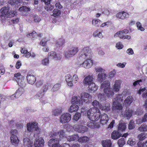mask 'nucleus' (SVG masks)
I'll list each match as a JSON object with an SVG mask.
<instances>
[{
  "label": "nucleus",
  "instance_id": "obj_29",
  "mask_svg": "<svg viewBox=\"0 0 147 147\" xmlns=\"http://www.w3.org/2000/svg\"><path fill=\"white\" fill-rule=\"evenodd\" d=\"M78 138L79 136L78 135L75 134L71 136H67V139L68 141L71 142V141H75L78 139Z\"/></svg>",
  "mask_w": 147,
  "mask_h": 147
},
{
  "label": "nucleus",
  "instance_id": "obj_18",
  "mask_svg": "<svg viewBox=\"0 0 147 147\" xmlns=\"http://www.w3.org/2000/svg\"><path fill=\"white\" fill-rule=\"evenodd\" d=\"M93 75H89L85 78L83 83L85 85H89L93 82Z\"/></svg>",
  "mask_w": 147,
  "mask_h": 147
},
{
  "label": "nucleus",
  "instance_id": "obj_62",
  "mask_svg": "<svg viewBox=\"0 0 147 147\" xmlns=\"http://www.w3.org/2000/svg\"><path fill=\"white\" fill-rule=\"evenodd\" d=\"M116 46L118 49H121L123 47V45L121 42L117 43L116 44Z\"/></svg>",
  "mask_w": 147,
  "mask_h": 147
},
{
  "label": "nucleus",
  "instance_id": "obj_28",
  "mask_svg": "<svg viewBox=\"0 0 147 147\" xmlns=\"http://www.w3.org/2000/svg\"><path fill=\"white\" fill-rule=\"evenodd\" d=\"M133 100L134 98L132 96H128L124 101L125 105L127 106L130 105Z\"/></svg>",
  "mask_w": 147,
  "mask_h": 147
},
{
  "label": "nucleus",
  "instance_id": "obj_44",
  "mask_svg": "<svg viewBox=\"0 0 147 147\" xmlns=\"http://www.w3.org/2000/svg\"><path fill=\"white\" fill-rule=\"evenodd\" d=\"M129 32V31L127 29H124L123 30L117 32L115 34L114 36H117V35L123 34L124 33L127 34Z\"/></svg>",
  "mask_w": 147,
  "mask_h": 147
},
{
  "label": "nucleus",
  "instance_id": "obj_31",
  "mask_svg": "<svg viewBox=\"0 0 147 147\" xmlns=\"http://www.w3.org/2000/svg\"><path fill=\"white\" fill-rule=\"evenodd\" d=\"M89 140V138L86 136H83L79 137L78 141L80 143H85L88 141Z\"/></svg>",
  "mask_w": 147,
  "mask_h": 147
},
{
  "label": "nucleus",
  "instance_id": "obj_16",
  "mask_svg": "<svg viewBox=\"0 0 147 147\" xmlns=\"http://www.w3.org/2000/svg\"><path fill=\"white\" fill-rule=\"evenodd\" d=\"M119 102L114 101L112 104V109L113 110H121L122 109L123 107L122 105Z\"/></svg>",
  "mask_w": 147,
  "mask_h": 147
},
{
  "label": "nucleus",
  "instance_id": "obj_10",
  "mask_svg": "<svg viewBox=\"0 0 147 147\" xmlns=\"http://www.w3.org/2000/svg\"><path fill=\"white\" fill-rule=\"evenodd\" d=\"M27 129L29 132H33V131H37L38 129V124L35 122L31 123H28L27 124Z\"/></svg>",
  "mask_w": 147,
  "mask_h": 147
},
{
  "label": "nucleus",
  "instance_id": "obj_49",
  "mask_svg": "<svg viewBox=\"0 0 147 147\" xmlns=\"http://www.w3.org/2000/svg\"><path fill=\"white\" fill-rule=\"evenodd\" d=\"M33 18L34 21L35 22H39L41 20L40 17L36 15L34 16Z\"/></svg>",
  "mask_w": 147,
  "mask_h": 147
},
{
  "label": "nucleus",
  "instance_id": "obj_19",
  "mask_svg": "<svg viewBox=\"0 0 147 147\" xmlns=\"http://www.w3.org/2000/svg\"><path fill=\"white\" fill-rule=\"evenodd\" d=\"M99 108L102 110L109 111L110 110V104L108 102L103 105L100 104L99 105Z\"/></svg>",
  "mask_w": 147,
  "mask_h": 147
},
{
  "label": "nucleus",
  "instance_id": "obj_55",
  "mask_svg": "<svg viewBox=\"0 0 147 147\" xmlns=\"http://www.w3.org/2000/svg\"><path fill=\"white\" fill-rule=\"evenodd\" d=\"M119 36L120 38L123 39H127L128 40H129L131 38V36H130L127 35H123L121 34L120 35H119Z\"/></svg>",
  "mask_w": 147,
  "mask_h": 147
},
{
  "label": "nucleus",
  "instance_id": "obj_32",
  "mask_svg": "<svg viewBox=\"0 0 147 147\" xmlns=\"http://www.w3.org/2000/svg\"><path fill=\"white\" fill-rule=\"evenodd\" d=\"M106 77V74L104 73H99L98 76L97 80L98 81L101 82Z\"/></svg>",
  "mask_w": 147,
  "mask_h": 147
},
{
  "label": "nucleus",
  "instance_id": "obj_38",
  "mask_svg": "<svg viewBox=\"0 0 147 147\" xmlns=\"http://www.w3.org/2000/svg\"><path fill=\"white\" fill-rule=\"evenodd\" d=\"M58 135L59 136L60 140H61L63 138L66 137L65 132L63 130H60L58 131Z\"/></svg>",
  "mask_w": 147,
  "mask_h": 147
},
{
  "label": "nucleus",
  "instance_id": "obj_34",
  "mask_svg": "<svg viewBox=\"0 0 147 147\" xmlns=\"http://www.w3.org/2000/svg\"><path fill=\"white\" fill-rule=\"evenodd\" d=\"M65 43V40L62 38H60L57 42L56 44V45L57 47H63Z\"/></svg>",
  "mask_w": 147,
  "mask_h": 147
},
{
  "label": "nucleus",
  "instance_id": "obj_52",
  "mask_svg": "<svg viewBox=\"0 0 147 147\" xmlns=\"http://www.w3.org/2000/svg\"><path fill=\"white\" fill-rule=\"evenodd\" d=\"M54 8V6L50 4H48L47 5H46L45 7V9L47 11H51Z\"/></svg>",
  "mask_w": 147,
  "mask_h": 147
},
{
  "label": "nucleus",
  "instance_id": "obj_30",
  "mask_svg": "<svg viewBox=\"0 0 147 147\" xmlns=\"http://www.w3.org/2000/svg\"><path fill=\"white\" fill-rule=\"evenodd\" d=\"M88 85L89 86L88 88L89 90L90 91H93V92L96 90L98 89L97 86L93 82Z\"/></svg>",
  "mask_w": 147,
  "mask_h": 147
},
{
  "label": "nucleus",
  "instance_id": "obj_15",
  "mask_svg": "<svg viewBox=\"0 0 147 147\" xmlns=\"http://www.w3.org/2000/svg\"><path fill=\"white\" fill-rule=\"evenodd\" d=\"M30 9L25 6H22L19 8V11L20 14L23 16H27L29 13L28 12L30 11Z\"/></svg>",
  "mask_w": 147,
  "mask_h": 147
},
{
  "label": "nucleus",
  "instance_id": "obj_26",
  "mask_svg": "<svg viewBox=\"0 0 147 147\" xmlns=\"http://www.w3.org/2000/svg\"><path fill=\"white\" fill-rule=\"evenodd\" d=\"M72 105L70 106L69 109V111L70 112L72 113L74 111H76L78 109L79 107L78 105L73 102H72Z\"/></svg>",
  "mask_w": 147,
  "mask_h": 147
},
{
  "label": "nucleus",
  "instance_id": "obj_8",
  "mask_svg": "<svg viewBox=\"0 0 147 147\" xmlns=\"http://www.w3.org/2000/svg\"><path fill=\"white\" fill-rule=\"evenodd\" d=\"M73 128L75 131L82 133H84L88 130V128L86 126L77 124L74 125Z\"/></svg>",
  "mask_w": 147,
  "mask_h": 147
},
{
  "label": "nucleus",
  "instance_id": "obj_60",
  "mask_svg": "<svg viewBox=\"0 0 147 147\" xmlns=\"http://www.w3.org/2000/svg\"><path fill=\"white\" fill-rule=\"evenodd\" d=\"M58 135V132H51L50 134V136L51 137H55Z\"/></svg>",
  "mask_w": 147,
  "mask_h": 147
},
{
  "label": "nucleus",
  "instance_id": "obj_27",
  "mask_svg": "<svg viewBox=\"0 0 147 147\" xmlns=\"http://www.w3.org/2000/svg\"><path fill=\"white\" fill-rule=\"evenodd\" d=\"M126 129V126L125 123L119 122L118 127V130L119 132H122L125 131Z\"/></svg>",
  "mask_w": 147,
  "mask_h": 147
},
{
  "label": "nucleus",
  "instance_id": "obj_7",
  "mask_svg": "<svg viewBox=\"0 0 147 147\" xmlns=\"http://www.w3.org/2000/svg\"><path fill=\"white\" fill-rule=\"evenodd\" d=\"M71 119V115L69 113L63 114L60 117V121L62 123H68Z\"/></svg>",
  "mask_w": 147,
  "mask_h": 147
},
{
  "label": "nucleus",
  "instance_id": "obj_50",
  "mask_svg": "<svg viewBox=\"0 0 147 147\" xmlns=\"http://www.w3.org/2000/svg\"><path fill=\"white\" fill-rule=\"evenodd\" d=\"M136 25L138 30L141 31H143L144 30V28L142 26L140 22H137Z\"/></svg>",
  "mask_w": 147,
  "mask_h": 147
},
{
  "label": "nucleus",
  "instance_id": "obj_41",
  "mask_svg": "<svg viewBox=\"0 0 147 147\" xmlns=\"http://www.w3.org/2000/svg\"><path fill=\"white\" fill-rule=\"evenodd\" d=\"M123 96L122 94H119L117 95L115 99V101L121 102L123 100Z\"/></svg>",
  "mask_w": 147,
  "mask_h": 147
},
{
  "label": "nucleus",
  "instance_id": "obj_47",
  "mask_svg": "<svg viewBox=\"0 0 147 147\" xmlns=\"http://www.w3.org/2000/svg\"><path fill=\"white\" fill-rule=\"evenodd\" d=\"M37 35V33L35 31H33L32 33L29 34L27 35V36L30 38H32Z\"/></svg>",
  "mask_w": 147,
  "mask_h": 147
},
{
  "label": "nucleus",
  "instance_id": "obj_17",
  "mask_svg": "<svg viewBox=\"0 0 147 147\" xmlns=\"http://www.w3.org/2000/svg\"><path fill=\"white\" fill-rule=\"evenodd\" d=\"M71 102L78 104L79 106L82 105L83 103L81 97H80L79 96L73 97L71 100Z\"/></svg>",
  "mask_w": 147,
  "mask_h": 147
},
{
  "label": "nucleus",
  "instance_id": "obj_58",
  "mask_svg": "<svg viewBox=\"0 0 147 147\" xmlns=\"http://www.w3.org/2000/svg\"><path fill=\"white\" fill-rule=\"evenodd\" d=\"M65 80L66 82H69L72 81V78L71 76L69 74H67L65 76Z\"/></svg>",
  "mask_w": 147,
  "mask_h": 147
},
{
  "label": "nucleus",
  "instance_id": "obj_9",
  "mask_svg": "<svg viewBox=\"0 0 147 147\" xmlns=\"http://www.w3.org/2000/svg\"><path fill=\"white\" fill-rule=\"evenodd\" d=\"M60 139L52 138L48 142V144L51 147H62L59 144Z\"/></svg>",
  "mask_w": 147,
  "mask_h": 147
},
{
  "label": "nucleus",
  "instance_id": "obj_22",
  "mask_svg": "<svg viewBox=\"0 0 147 147\" xmlns=\"http://www.w3.org/2000/svg\"><path fill=\"white\" fill-rule=\"evenodd\" d=\"M92 63L93 62L92 60L90 59H87L84 61L82 65L85 68H89L92 66Z\"/></svg>",
  "mask_w": 147,
  "mask_h": 147
},
{
  "label": "nucleus",
  "instance_id": "obj_11",
  "mask_svg": "<svg viewBox=\"0 0 147 147\" xmlns=\"http://www.w3.org/2000/svg\"><path fill=\"white\" fill-rule=\"evenodd\" d=\"M129 14L124 11L120 12L118 13L116 15V17L119 19L124 20L129 17Z\"/></svg>",
  "mask_w": 147,
  "mask_h": 147
},
{
  "label": "nucleus",
  "instance_id": "obj_61",
  "mask_svg": "<svg viewBox=\"0 0 147 147\" xmlns=\"http://www.w3.org/2000/svg\"><path fill=\"white\" fill-rule=\"evenodd\" d=\"M21 66L22 63L20 61H17L15 65L16 68L18 69H19Z\"/></svg>",
  "mask_w": 147,
  "mask_h": 147
},
{
  "label": "nucleus",
  "instance_id": "obj_48",
  "mask_svg": "<svg viewBox=\"0 0 147 147\" xmlns=\"http://www.w3.org/2000/svg\"><path fill=\"white\" fill-rule=\"evenodd\" d=\"M17 12L16 11H11L8 12L7 17L11 18L13 17L16 14Z\"/></svg>",
  "mask_w": 147,
  "mask_h": 147
},
{
  "label": "nucleus",
  "instance_id": "obj_37",
  "mask_svg": "<svg viewBox=\"0 0 147 147\" xmlns=\"http://www.w3.org/2000/svg\"><path fill=\"white\" fill-rule=\"evenodd\" d=\"M138 130L140 131H147V124H143L139 127Z\"/></svg>",
  "mask_w": 147,
  "mask_h": 147
},
{
  "label": "nucleus",
  "instance_id": "obj_57",
  "mask_svg": "<svg viewBox=\"0 0 147 147\" xmlns=\"http://www.w3.org/2000/svg\"><path fill=\"white\" fill-rule=\"evenodd\" d=\"M142 80L140 79L139 80H137L136 81H135L133 83V86L135 87L137 86V85H139V86H140V82H142Z\"/></svg>",
  "mask_w": 147,
  "mask_h": 147
},
{
  "label": "nucleus",
  "instance_id": "obj_24",
  "mask_svg": "<svg viewBox=\"0 0 147 147\" xmlns=\"http://www.w3.org/2000/svg\"><path fill=\"white\" fill-rule=\"evenodd\" d=\"M121 136V134L117 131H114L112 133L111 137L114 140L118 139Z\"/></svg>",
  "mask_w": 147,
  "mask_h": 147
},
{
  "label": "nucleus",
  "instance_id": "obj_23",
  "mask_svg": "<svg viewBox=\"0 0 147 147\" xmlns=\"http://www.w3.org/2000/svg\"><path fill=\"white\" fill-rule=\"evenodd\" d=\"M103 147H111L112 143L110 140H102L101 142Z\"/></svg>",
  "mask_w": 147,
  "mask_h": 147
},
{
  "label": "nucleus",
  "instance_id": "obj_25",
  "mask_svg": "<svg viewBox=\"0 0 147 147\" xmlns=\"http://www.w3.org/2000/svg\"><path fill=\"white\" fill-rule=\"evenodd\" d=\"M121 84V82L120 80H116L113 87V89L115 92H117L119 91Z\"/></svg>",
  "mask_w": 147,
  "mask_h": 147
},
{
  "label": "nucleus",
  "instance_id": "obj_53",
  "mask_svg": "<svg viewBox=\"0 0 147 147\" xmlns=\"http://www.w3.org/2000/svg\"><path fill=\"white\" fill-rule=\"evenodd\" d=\"M48 56L52 58H56L57 57V54L55 52L51 51L49 53Z\"/></svg>",
  "mask_w": 147,
  "mask_h": 147
},
{
  "label": "nucleus",
  "instance_id": "obj_64",
  "mask_svg": "<svg viewBox=\"0 0 147 147\" xmlns=\"http://www.w3.org/2000/svg\"><path fill=\"white\" fill-rule=\"evenodd\" d=\"M73 81L75 83H76L78 80V76L75 74L74 75L73 77Z\"/></svg>",
  "mask_w": 147,
  "mask_h": 147
},
{
  "label": "nucleus",
  "instance_id": "obj_43",
  "mask_svg": "<svg viewBox=\"0 0 147 147\" xmlns=\"http://www.w3.org/2000/svg\"><path fill=\"white\" fill-rule=\"evenodd\" d=\"M61 11L57 9H54L53 11V16L55 17L61 14Z\"/></svg>",
  "mask_w": 147,
  "mask_h": 147
},
{
  "label": "nucleus",
  "instance_id": "obj_4",
  "mask_svg": "<svg viewBox=\"0 0 147 147\" xmlns=\"http://www.w3.org/2000/svg\"><path fill=\"white\" fill-rule=\"evenodd\" d=\"M146 134L144 132H143L138 135V138L140 141L137 143L138 147H147V140L145 142L142 141L144 140L146 137Z\"/></svg>",
  "mask_w": 147,
  "mask_h": 147
},
{
  "label": "nucleus",
  "instance_id": "obj_56",
  "mask_svg": "<svg viewBox=\"0 0 147 147\" xmlns=\"http://www.w3.org/2000/svg\"><path fill=\"white\" fill-rule=\"evenodd\" d=\"M101 104H100L99 102L96 100H94L92 102V105L94 107H98V106L99 107V105Z\"/></svg>",
  "mask_w": 147,
  "mask_h": 147
},
{
  "label": "nucleus",
  "instance_id": "obj_45",
  "mask_svg": "<svg viewBox=\"0 0 147 147\" xmlns=\"http://www.w3.org/2000/svg\"><path fill=\"white\" fill-rule=\"evenodd\" d=\"M81 117V114L80 113L76 112L74 115L72 119L73 120L77 121Z\"/></svg>",
  "mask_w": 147,
  "mask_h": 147
},
{
  "label": "nucleus",
  "instance_id": "obj_35",
  "mask_svg": "<svg viewBox=\"0 0 147 147\" xmlns=\"http://www.w3.org/2000/svg\"><path fill=\"white\" fill-rule=\"evenodd\" d=\"M62 111V109L59 108L53 110L52 111L53 114L55 116L58 115L60 114Z\"/></svg>",
  "mask_w": 147,
  "mask_h": 147
},
{
  "label": "nucleus",
  "instance_id": "obj_1",
  "mask_svg": "<svg viewBox=\"0 0 147 147\" xmlns=\"http://www.w3.org/2000/svg\"><path fill=\"white\" fill-rule=\"evenodd\" d=\"M87 114L89 119L92 121H97L100 118V122L102 125L106 123L108 120V115L105 113L100 115L99 109L96 107L90 109Z\"/></svg>",
  "mask_w": 147,
  "mask_h": 147
},
{
  "label": "nucleus",
  "instance_id": "obj_51",
  "mask_svg": "<svg viewBox=\"0 0 147 147\" xmlns=\"http://www.w3.org/2000/svg\"><path fill=\"white\" fill-rule=\"evenodd\" d=\"M135 127V125L134 121L132 120H131L128 125V129H132Z\"/></svg>",
  "mask_w": 147,
  "mask_h": 147
},
{
  "label": "nucleus",
  "instance_id": "obj_5",
  "mask_svg": "<svg viewBox=\"0 0 147 147\" xmlns=\"http://www.w3.org/2000/svg\"><path fill=\"white\" fill-rule=\"evenodd\" d=\"M78 51L79 48L78 47H72L69 51L64 52L65 57L67 58L71 57L75 55Z\"/></svg>",
  "mask_w": 147,
  "mask_h": 147
},
{
  "label": "nucleus",
  "instance_id": "obj_12",
  "mask_svg": "<svg viewBox=\"0 0 147 147\" xmlns=\"http://www.w3.org/2000/svg\"><path fill=\"white\" fill-rule=\"evenodd\" d=\"M44 140L42 138H36L35 139L34 146L35 147H43Z\"/></svg>",
  "mask_w": 147,
  "mask_h": 147
},
{
  "label": "nucleus",
  "instance_id": "obj_40",
  "mask_svg": "<svg viewBox=\"0 0 147 147\" xmlns=\"http://www.w3.org/2000/svg\"><path fill=\"white\" fill-rule=\"evenodd\" d=\"M125 139L122 138L118 140L117 143L119 147H122L125 144Z\"/></svg>",
  "mask_w": 147,
  "mask_h": 147
},
{
  "label": "nucleus",
  "instance_id": "obj_42",
  "mask_svg": "<svg viewBox=\"0 0 147 147\" xmlns=\"http://www.w3.org/2000/svg\"><path fill=\"white\" fill-rule=\"evenodd\" d=\"M45 93L42 90L39 91L35 95L36 98H37L40 99L43 97L44 96Z\"/></svg>",
  "mask_w": 147,
  "mask_h": 147
},
{
  "label": "nucleus",
  "instance_id": "obj_39",
  "mask_svg": "<svg viewBox=\"0 0 147 147\" xmlns=\"http://www.w3.org/2000/svg\"><path fill=\"white\" fill-rule=\"evenodd\" d=\"M8 3L12 6L15 5V7L18 6L19 3L18 0H10L8 1Z\"/></svg>",
  "mask_w": 147,
  "mask_h": 147
},
{
  "label": "nucleus",
  "instance_id": "obj_63",
  "mask_svg": "<svg viewBox=\"0 0 147 147\" xmlns=\"http://www.w3.org/2000/svg\"><path fill=\"white\" fill-rule=\"evenodd\" d=\"M47 41L45 39H43L40 42V44L41 45L44 46L46 45Z\"/></svg>",
  "mask_w": 147,
  "mask_h": 147
},
{
  "label": "nucleus",
  "instance_id": "obj_2",
  "mask_svg": "<svg viewBox=\"0 0 147 147\" xmlns=\"http://www.w3.org/2000/svg\"><path fill=\"white\" fill-rule=\"evenodd\" d=\"M101 88L103 89L104 92L108 97H111L114 94L113 90L110 87V84L109 81L104 82L102 84Z\"/></svg>",
  "mask_w": 147,
  "mask_h": 147
},
{
  "label": "nucleus",
  "instance_id": "obj_6",
  "mask_svg": "<svg viewBox=\"0 0 147 147\" xmlns=\"http://www.w3.org/2000/svg\"><path fill=\"white\" fill-rule=\"evenodd\" d=\"M91 56V51L88 47L84 48L81 52L80 57L82 58H90Z\"/></svg>",
  "mask_w": 147,
  "mask_h": 147
},
{
  "label": "nucleus",
  "instance_id": "obj_14",
  "mask_svg": "<svg viewBox=\"0 0 147 147\" xmlns=\"http://www.w3.org/2000/svg\"><path fill=\"white\" fill-rule=\"evenodd\" d=\"M24 92V89L22 87L19 88L16 90L15 93L13 94L11 96L10 98L11 99H13L14 98H18L21 95H22Z\"/></svg>",
  "mask_w": 147,
  "mask_h": 147
},
{
  "label": "nucleus",
  "instance_id": "obj_36",
  "mask_svg": "<svg viewBox=\"0 0 147 147\" xmlns=\"http://www.w3.org/2000/svg\"><path fill=\"white\" fill-rule=\"evenodd\" d=\"M132 112L129 109L126 108L124 114V116L127 117V118H129L131 116Z\"/></svg>",
  "mask_w": 147,
  "mask_h": 147
},
{
  "label": "nucleus",
  "instance_id": "obj_21",
  "mask_svg": "<svg viewBox=\"0 0 147 147\" xmlns=\"http://www.w3.org/2000/svg\"><path fill=\"white\" fill-rule=\"evenodd\" d=\"M26 78L28 82L31 84H33L36 80V78L33 75L28 74Z\"/></svg>",
  "mask_w": 147,
  "mask_h": 147
},
{
  "label": "nucleus",
  "instance_id": "obj_54",
  "mask_svg": "<svg viewBox=\"0 0 147 147\" xmlns=\"http://www.w3.org/2000/svg\"><path fill=\"white\" fill-rule=\"evenodd\" d=\"M41 63L44 65H47L49 63V60L48 58H45L42 60Z\"/></svg>",
  "mask_w": 147,
  "mask_h": 147
},
{
  "label": "nucleus",
  "instance_id": "obj_20",
  "mask_svg": "<svg viewBox=\"0 0 147 147\" xmlns=\"http://www.w3.org/2000/svg\"><path fill=\"white\" fill-rule=\"evenodd\" d=\"M82 100L83 102H87L89 100V99H91L92 96L88 93H82L81 95Z\"/></svg>",
  "mask_w": 147,
  "mask_h": 147
},
{
  "label": "nucleus",
  "instance_id": "obj_59",
  "mask_svg": "<svg viewBox=\"0 0 147 147\" xmlns=\"http://www.w3.org/2000/svg\"><path fill=\"white\" fill-rule=\"evenodd\" d=\"M5 99V97L4 95L0 94V108L1 107V102L4 101Z\"/></svg>",
  "mask_w": 147,
  "mask_h": 147
},
{
  "label": "nucleus",
  "instance_id": "obj_13",
  "mask_svg": "<svg viewBox=\"0 0 147 147\" xmlns=\"http://www.w3.org/2000/svg\"><path fill=\"white\" fill-rule=\"evenodd\" d=\"M9 9L7 7H4L2 8L0 10V18L4 19L7 15L9 12Z\"/></svg>",
  "mask_w": 147,
  "mask_h": 147
},
{
  "label": "nucleus",
  "instance_id": "obj_46",
  "mask_svg": "<svg viewBox=\"0 0 147 147\" xmlns=\"http://www.w3.org/2000/svg\"><path fill=\"white\" fill-rule=\"evenodd\" d=\"M60 86L61 85L60 84H55L54 86L51 90L53 92L57 91L60 89Z\"/></svg>",
  "mask_w": 147,
  "mask_h": 147
},
{
  "label": "nucleus",
  "instance_id": "obj_3",
  "mask_svg": "<svg viewBox=\"0 0 147 147\" xmlns=\"http://www.w3.org/2000/svg\"><path fill=\"white\" fill-rule=\"evenodd\" d=\"M17 130H12L11 131V136L10 137L11 142L13 145L17 146L19 142V140L18 136L16 135L18 134Z\"/></svg>",
  "mask_w": 147,
  "mask_h": 147
},
{
  "label": "nucleus",
  "instance_id": "obj_33",
  "mask_svg": "<svg viewBox=\"0 0 147 147\" xmlns=\"http://www.w3.org/2000/svg\"><path fill=\"white\" fill-rule=\"evenodd\" d=\"M101 22V21L99 19H94L92 20V23L93 25L98 27L100 25Z\"/></svg>",
  "mask_w": 147,
  "mask_h": 147
}]
</instances>
